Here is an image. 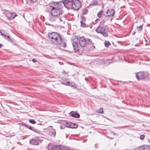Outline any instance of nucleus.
I'll use <instances>...</instances> for the list:
<instances>
[{
  "instance_id": "aec40b11",
  "label": "nucleus",
  "mask_w": 150,
  "mask_h": 150,
  "mask_svg": "<svg viewBox=\"0 0 150 150\" xmlns=\"http://www.w3.org/2000/svg\"><path fill=\"white\" fill-rule=\"evenodd\" d=\"M88 10L87 9L84 8L82 10V13L83 15L86 14L88 13Z\"/></svg>"
},
{
  "instance_id": "6ab92c4d",
  "label": "nucleus",
  "mask_w": 150,
  "mask_h": 150,
  "mask_svg": "<svg viewBox=\"0 0 150 150\" xmlns=\"http://www.w3.org/2000/svg\"><path fill=\"white\" fill-rule=\"evenodd\" d=\"M29 129L37 133H39L40 132V130L35 129V128L33 127L32 128L31 127H29Z\"/></svg>"
},
{
  "instance_id": "20e7f679",
  "label": "nucleus",
  "mask_w": 150,
  "mask_h": 150,
  "mask_svg": "<svg viewBox=\"0 0 150 150\" xmlns=\"http://www.w3.org/2000/svg\"><path fill=\"white\" fill-rule=\"evenodd\" d=\"M95 31L98 33L101 34L104 37H108V29L106 26L99 25Z\"/></svg>"
},
{
  "instance_id": "39448f33",
  "label": "nucleus",
  "mask_w": 150,
  "mask_h": 150,
  "mask_svg": "<svg viewBox=\"0 0 150 150\" xmlns=\"http://www.w3.org/2000/svg\"><path fill=\"white\" fill-rule=\"evenodd\" d=\"M70 4L68 6V7L69 8L73 9L75 10H78L81 6V4L79 0H77L75 2H73L70 3Z\"/></svg>"
},
{
  "instance_id": "de8ad7c7",
  "label": "nucleus",
  "mask_w": 150,
  "mask_h": 150,
  "mask_svg": "<svg viewBox=\"0 0 150 150\" xmlns=\"http://www.w3.org/2000/svg\"><path fill=\"white\" fill-rule=\"evenodd\" d=\"M50 127H51L52 128V126H50Z\"/></svg>"
},
{
  "instance_id": "c756f323",
  "label": "nucleus",
  "mask_w": 150,
  "mask_h": 150,
  "mask_svg": "<svg viewBox=\"0 0 150 150\" xmlns=\"http://www.w3.org/2000/svg\"><path fill=\"white\" fill-rule=\"evenodd\" d=\"M145 137V135L144 134L140 136V139L142 140H143Z\"/></svg>"
},
{
  "instance_id": "f8f14e48",
  "label": "nucleus",
  "mask_w": 150,
  "mask_h": 150,
  "mask_svg": "<svg viewBox=\"0 0 150 150\" xmlns=\"http://www.w3.org/2000/svg\"><path fill=\"white\" fill-rule=\"evenodd\" d=\"M6 14L7 18L9 19H10L11 18L13 19L16 16H17V15L14 12H8Z\"/></svg>"
},
{
  "instance_id": "e433bc0d",
  "label": "nucleus",
  "mask_w": 150,
  "mask_h": 150,
  "mask_svg": "<svg viewBox=\"0 0 150 150\" xmlns=\"http://www.w3.org/2000/svg\"><path fill=\"white\" fill-rule=\"evenodd\" d=\"M99 19L97 18L95 20V22L96 23H97L98 22V21H99Z\"/></svg>"
},
{
  "instance_id": "6e6552de",
  "label": "nucleus",
  "mask_w": 150,
  "mask_h": 150,
  "mask_svg": "<svg viewBox=\"0 0 150 150\" xmlns=\"http://www.w3.org/2000/svg\"><path fill=\"white\" fill-rule=\"evenodd\" d=\"M136 75L137 78L138 79H145L146 77V74L142 72L137 73Z\"/></svg>"
},
{
  "instance_id": "c85d7f7f",
  "label": "nucleus",
  "mask_w": 150,
  "mask_h": 150,
  "mask_svg": "<svg viewBox=\"0 0 150 150\" xmlns=\"http://www.w3.org/2000/svg\"><path fill=\"white\" fill-rule=\"evenodd\" d=\"M105 19H103L100 22V25H103V24L105 23Z\"/></svg>"
},
{
  "instance_id": "f704fd0d",
  "label": "nucleus",
  "mask_w": 150,
  "mask_h": 150,
  "mask_svg": "<svg viewBox=\"0 0 150 150\" xmlns=\"http://www.w3.org/2000/svg\"><path fill=\"white\" fill-rule=\"evenodd\" d=\"M148 150H150V145H147Z\"/></svg>"
},
{
  "instance_id": "423d86ee",
  "label": "nucleus",
  "mask_w": 150,
  "mask_h": 150,
  "mask_svg": "<svg viewBox=\"0 0 150 150\" xmlns=\"http://www.w3.org/2000/svg\"><path fill=\"white\" fill-rule=\"evenodd\" d=\"M48 149V150H68L65 147L61 148L57 146H53L52 144L49 146Z\"/></svg>"
},
{
  "instance_id": "ea45409f",
  "label": "nucleus",
  "mask_w": 150,
  "mask_h": 150,
  "mask_svg": "<svg viewBox=\"0 0 150 150\" xmlns=\"http://www.w3.org/2000/svg\"><path fill=\"white\" fill-rule=\"evenodd\" d=\"M3 45L1 44H0V48H1L3 46Z\"/></svg>"
},
{
  "instance_id": "a878e982",
  "label": "nucleus",
  "mask_w": 150,
  "mask_h": 150,
  "mask_svg": "<svg viewBox=\"0 0 150 150\" xmlns=\"http://www.w3.org/2000/svg\"><path fill=\"white\" fill-rule=\"evenodd\" d=\"M81 26L83 27H86V25L85 23H84L83 21H81Z\"/></svg>"
},
{
  "instance_id": "2eb2a0df",
  "label": "nucleus",
  "mask_w": 150,
  "mask_h": 150,
  "mask_svg": "<svg viewBox=\"0 0 150 150\" xmlns=\"http://www.w3.org/2000/svg\"><path fill=\"white\" fill-rule=\"evenodd\" d=\"M71 115L74 117L78 118L80 117V115L78 113H72L71 114Z\"/></svg>"
},
{
  "instance_id": "473e14b6",
  "label": "nucleus",
  "mask_w": 150,
  "mask_h": 150,
  "mask_svg": "<svg viewBox=\"0 0 150 150\" xmlns=\"http://www.w3.org/2000/svg\"><path fill=\"white\" fill-rule=\"evenodd\" d=\"M38 0H30L31 2L33 3H35Z\"/></svg>"
},
{
  "instance_id": "b1692460",
  "label": "nucleus",
  "mask_w": 150,
  "mask_h": 150,
  "mask_svg": "<svg viewBox=\"0 0 150 150\" xmlns=\"http://www.w3.org/2000/svg\"><path fill=\"white\" fill-rule=\"evenodd\" d=\"M98 2V1H93L91 2V5H95L97 4Z\"/></svg>"
},
{
  "instance_id": "7ed1b4c3",
  "label": "nucleus",
  "mask_w": 150,
  "mask_h": 150,
  "mask_svg": "<svg viewBox=\"0 0 150 150\" xmlns=\"http://www.w3.org/2000/svg\"><path fill=\"white\" fill-rule=\"evenodd\" d=\"M50 41L51 42L55 45L60 46L64 48L66 47V41L63 40V39L62 38L61 36L59 34L58 35Z\"/></svg>"
},
{
  "instance_id": "72a5a7b5",
  "label": "nucleus",
  "mask_w": 150,
  "mask_h": 150,
  "mask_svg": "<svg viewBox=\"0 0 150 150\" xmlns=\"http://www.w3.org/2000/svg\"><path fill=\"white\" fill-rule=\"evenodd\" d=\"M32 61L34 62H36L37 61V60L35 59H33Z\"/></svg>"
},
{
  "instance_id": "7c9ffc66",
  "label": "nucleus",
  "mask_w": 150,
  "mask_h": 150,
  "mask_svg": "<svg viewBox=\"0 0 150 150\" xmlns=\"http://www.w3.org/2000/svg\"><path fill=\"white\" fill-rule=\"evenodd\" d=\"M21 126H24V127H25L26 125V124L25 123H21Z\"/></svg>"
},
{
  "instance_id": "a211bd4d",
  "label": "nucleus",
  "mask_w": 150,
  "mask_h": 150,
  "mask_svg": "<svg viewBox=\"0 0 150 150\" xmlns=\"http://www.w3.org/2000/svg\"><path fill=\"white\" fill-rule=\"evenodd\" d=\"M147 145H144L138 148V149L139 150H144L146 149H147Z\"/></svg>"
},
{
  "instance_id": "dca6fc26",
  "label": "nucleus",
  "mask_w": 150,
  "mask_h": 150,
  "mask_svg": "<svg viewBox=\"0 0 150 150\" xmlns=\"http://www.w3.org/2000/svg\"><path fill=\"white\" fill-rule=\"evenodd\" d=\"M103 10H100L99 11L97 14V16L99 18H101L103 15Z\"/></svg>"
},
{
  "instance_id": "cd10ccee",
  "label": "nucleus",
  "mask_w": 150,
  "mask_h": 150,
  "mask_svg": "<svg viewBox=\"0 0 150 150\" xmlns=\"http://www.w3.org/2000/svg\"><path fill=\"white\" fill-rule=\"evenodd\" d=\"M104 43L105 46L106 47H108L110 45V44L109 42H106Z\"/></svg>"
},
{
  "instance_id": "0eeeda50",
  "label": "nucleus",
  "mask_w": 150,
  "mask_h": 150,
  "mask_svg": "<svg viewBox=\"0 0 150 150\" xmlns=\"http://www.w3.org/2000/svg\"><path fill=\"white\" fill-rule=\"evenodd\" d=\"M30 144L34 145H38L41 141L38 138L36 137L33 139H32L30 140Z\"/></svg>"
},
{
  "instance_id": "f257e3e1",
  "label": "nucleus",
  "mask_w": 150,
  "mask_h": 150,
  "mask_svg": "<svg viewBox=\"0 0 150 150\" xmlns=\"http://www.w3.org/2000/svg\"><path fill=\"white\" fill-rule=\"evenodd\" d=\"M62 4L61 3V1L57 2L51 1L49 4L50 8L51 13L52 15L55 17L57 20H59L60 22L64 23V11L62 9Z\"/></svg>"
},
{
  "instance_id": "5701e85b",
  "label": "nucleus",
  "mask_w": 150,
  "mask_h": 150,
  "mask_svg": "<svg viewBox=\"0 0 150 150\" xmlns=\"http://www.w3.org/2000/svg\"><path fill=\"white\" fill-rule=\"evenodd\" d=\"M50 21H55L56 20H57L59 21V20H57V19H56L55 18V17L53 16H52L50 17Z\"/></svg>"
},
{
  "instance_id": "09e8293b",
  "label": "nucleus",
  "mask_w": 150,
  "mask_h": 150,
  "mask_svg": "<svg viewBox=\"0 0 150 150\" xmlns=\"http://www.w3.org/2000/svg\"><path fill=\"white\" fill-rule=\"evenodd\" d=\"M93 47H94V48L95 47V46H94Z\"/></svg>"
},
{
  "instance_id": "58836bf2",
  "label": "nucleus",
  "mask_w": 150,
  "mask_h": 150,
  "mask_svg": "<svg viewBox=\"0 0 150 150\" xmlns=\"http://www.w3.org/2000/svg\"><path fill=\"white\" fill-rule=\"evenodd\" d=\"M31 127L30 126H29L28 125L26 124L25 127L29 129V127Z\"/></svg>"
},
{
  "instance_id": "c03bdc74",
  "label": "nucleus",
  "mask_w": 150,
  "mask_h": 150,
  "mask_svg": "<svg viewBox=\"0 0 150 150\" xmlns=\"http://www.w3.org/2000/svg\"><path fill=\"white\" fill-rule=\"evenodd\" d=\"M148 141L150 143V139Z\"/></svg>"
},
{
  "instance_id": "ddd939ff",
  "label": "nucleus",
  "mask_w": 150,
  "mask_h": 150,
  "mask_svg": "<svg viewBox=\"0 0 150 150\" xmlns=\"http://www.w3.org/2000/svg\"><path fill=\"white\" fill-rule=\"evenodd\" d=\"M67 127L71 128H76L78 127V125L77 124L74 123H70L69 124L68 123H67Z\"/></svg>"
},
{
  "instance_id": "4468645a",
  "label": "nucleus",
  "mask_w": 150,
  "mask_h": 150,
  "mask_svg": "<svg viewBox=\"0 0 150 150\" xmlns=\"http://www.w3.org/2000/svg\"><path fill=\"white\" fill-rule=\"evenodd\" d=\"M48 134L50 136L53 137H55L56 135V131L53 129L49 132Z\"/></svg>"
},
{
  "instance_id": "2f4dec72",
  "label": "nucleus",
  "mask_w": 150,
  "mask_h": 150,
  "mask_svg": "<svg viewBox=\"0 0 150 150\" xmlns=\"http://www.w3.org/2000/svg\"><path fill=\"white\" fill-rule=\"evenodd\" d=\"M81 18L83 21H86V18L84 16H82Z\"/></svg>"
},
{
  "instance_id": "a19ab883",
  "label": "nucleus",
  "mask_w": 150,
  "mask_h": 150,
  "mask_svg": "<svg viewBox=\"0 0 150 150\" xmlns=\"http://www.w3.org/2000/svg\"><path fill=\"white\" fill-rule=\"evenodd\" d=\"M96 144H95V148H96Z\"/></svg>"
},
{
  "instance_id": "412c9836",
  "label": "nucleus",
  "mask_w": 150,
  "mask_h": 150,
  "mask_svg": "<svg viewBox=\"0 0 150 150\" xmlns=\"http://www.w3.org/2000/svg\"><path fill=\"white\" fill-rule=\"evenodd\" d=\"M96 112L99 113H103V108H100V109L97 110Z\"/></svg>"
},
{
  "instance_id": "79ce46f5",
  "label": "nucleus",
  "mask_w": 150,
  "mask_h": 150,
  "mask_svg": "<svg viewBox=\"0 0 150 150\" xmlns=\"http://www.w3.org/2000/svg\"><path fill=\"white\" fill-rule=\"evenodd\" d=\"M135 32H134L133 33V35H134L135 34Z\"/></svg>"
},
{
  "instance_id": "c9c22d12",
  "label": "nucleus",
  "mask_w": 150,
  "mask_h": 150,
  "mask_svg": "<svg viewBox=\"0 0 150 150\" xmlns=\"http://www.w3.org/2000/svg\"><path fill=\"white\" fill-rule=\"evenodd\" d=\"M69 83H70L69 82V81L67 82V83H65V85H69Z\"/></svg>"
},
{
  "instance_id": "4be33fe9",
  "label": "nucleus",
  "mask_w": 150,
  "mask_h": 150,
  "mask_svg": "<svg viewBox=\"0 0 150 150\" xmlns=\"http://www.w3.org/2000/svg\"><path fill=\"white\" fill-rule=\"evenodd\" d=\"M143 25H141L139 26H137V29L139 31H141L143 29Z\"/></svg>"
},
{
  "instance_id": "a18cd8bd",
  "label": "nucleus",
  "mask_w": 150,
  "mask_h": 150,
  "mask_svg": "<svg viewBox=\"0 0 150 150\" xmlns=\"http://www.w3.org/2000/svg\"><path fill=\"white\" fill-rule=\"evenodd\" d=\"M38 125H42V124H38Z\"/></svg>"
},
{
  "instance_id": "49530a36",
  "label": "nucleus",
  "mask_w": 150,
  "mask_h": 150,
  "mask_svg": "<svg viewBox=\"0 0 150 150\" xmlns=\"http://www.w3.org/2000/svg\"><path fill=\"white\" fill-rule=\"evenodd\" d=\"M70 85V86H73V85H72V84H71V85Z\"/></svg>"
},
{
  "instance_id": "9d476101",
  "label": "nucleus",
  "mask_w": 150,
  "mask_h": 150,
  "mask_svg": "<svg viewBox=\"0 0 150 150\" xmlns=\"http://www.w3.org/2000/svg\"><path fill=\"white\" fill-rule=\"evenodd\" d=\"M59 34L56 32H52L49 33L48 34V37L49 39L51 41L54 38H55V37L57 36Z\"/></svg>"
},
{
  "instance_id": "1a4fd4ad",
  "label": "nucleus",
  "mask_w": 150,
  "mask_h": 150,
  "mask_svg": "<svg viewBox=\"0 0 150 150\" xmlns=\"http://www.w3.org/2000/svg\"><path fill=\"white\" fill-rule=\"evenodd\" d=\"M115 13V10L112 9H110L108 10L106 14L105 15L106 17H112L114 16Z\"/></svg>"
},
{
  "instance_id": "9b49d317",
  "label": "nucleus",
  "mask_w": 150,
  "mask_h": 150,
  "mask_svg": "<svg viewBox=\"0 0 150 150\" xmlns=\"http://www.w3.org/2000/svg\"><path fill=\"white\" fill-rule=\"evenodd\" d=\"M61 3L62 5L63 4L65 7L66 6H68L69 4L70 3H72V2H74V0H64L63 1H61Z\"/></svg>"
},
{
  "instance_id": "4c0bfd02",
  "label": "nucleus",
  "mask_w": 150,
  "mask_h": 150,
  "mask_svg": "<svg viewBox=\"0 0 150 150\" xmlns=\"http://www.w3.org/2000/svg\"><path fill=\"white\" fill-rule=\"evenodd\" d=\"M62 73L64 74H67V73H66V72L65 71H63L62 72Z\"/></svg>"
},
{
  "instance_id": "f3484780",
  "label": "nucleus",
  "mask_w": 150,
  "mask_h": 150,
  "mask_svg": "<svg viewBox=\"0 0 150 150\" xmlns=\"http://www.w3.org/2000/svg\"><path fill=\"white\" fill-rule=\"evenodd\" d=\"M1 35L4 36V38L6 39L7 40H8L9 41H12V40L10 38V37L9 36H7L6 35H4L3 34L1 33Z\"/></svg>"
},
{
  "instance_id": "37998d69",
  "label": "nucleus",
  "mask_w": 150,
  "mask_h": 150,
  "mask_svg": "<svg viewBox=\"0 0 150 150\" xmlns=\"http://www.w3.org/2000/svg\"><path fill=\"white\" fill-rule=\"evenodd\" d=\"M60 129H63V128H62V126H61V127H60Z\"/></svg>"
},
{
  "instance_id": "bb28decb",
  "label": "nucleus",
  "mask_w": 150,
  "mask_h": 150,
  "mask_svg": "<svg viewBox=\"0 0 150 150\" xmlns=\"http://www.w3.org/2000/svg\"><path fill=\"white\" fill-rule=\"evenodd\" d=\"M87 40H88V44L89 45H93V42H92V41L91 40V39H88Z\"/></svg>"
},
{
  "instance_id": "393cba45",
  "label": "nucleus",
  "mask_w": 150,
  "mask_h": 150,
  "mask_svg": "<svg viewBox=\"0 0 150 150\" xmlns=\"http://www.w3.org/2000/svg\"><path fill=\"white\" fill-rule=\"evenodd\" d=\"M29 122L32 124H34L36 123V122L34 120L30 119L29 120Z\"/></svg>"
},
{
  "instance_id": "f03ea898",
  "label": "nucleus",
  "mask_w": 150,
  "mask_h": 150,
  "mask_svg": "<svg viewBox=\"0 0 150 150\" xmlns=\"http://www.w3.org/2000/svg\"><path fill=\"white\" fill-rule=\"evenodd\" d=\"M77 41L74 40L72 43V45L74 49L76 50H79V46L84 47L86 44V40L83 37L79 38H77Z\"/></svg>"
}]
</instances>
